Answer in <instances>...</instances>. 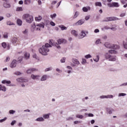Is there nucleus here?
<instances>
[{"label":"nucleus","instance_id":"17","mask_svg":"<svg viewBox=\"0 0 127 127\" xmlns=\"http://www.w3.org/2000/svg\"><path fill=\"white\" fill-rule=\"evenodd\" d=\"M31 77L32 78V79H33V80H36L38 79V78H39V75H35L34 74H31Z\"/></svg>","mask_w":127,"mask_h":127},{"label":"nucleus","instance_id":"39","mask_svg":"<svg viewBox=\"0 0 127 127\" xmlns=\"http://www.w3.org/2000/svg\"><path fill=\"white\" fill-rule=\"evenodd\" d=\"M33 58H35L36 60H39V58L37 57L36 54L33 55Z\"/></svg>","mask_w":127,"mask_h":127},{"label":"nucleus","instance_id":"53","mask_svg":"<svg viewBox=\"0 0 127 127\" xmlns=\"http://www.w3.org/2000/svg\"><path fill=\"white\" fill-rule=\"evenodd\" d=\"M36 25H35V23H34L32 24V28H33V29H34V28H36Z\"/></svg>","mask_w":127,"mask_h":127},{"label":"nucleus","instance_id":"29","mask_svg":"<svg viewBox=\"0 0 127 127\" xmlns=\"http://www.w3.org/2000/svg\"><path fill=\"white\" fill-rule=\"evenodd\" d=\"M42 19V17L41 16H38V17H35V20H37V21H40Z\"/></svg>","mask_w":127,"mask_h":127},{"label":"nucleus","instance_id":"38","mask_svg":"<svg viewBox=\"0 0 127 127\" xmlns=\"http://www.w3.org/2000/svg\"><path fill=\"white\" fill-rule=\"evenodd\" d=\"M47 78V76L46 75H43L41 78V81H45Z\"/></svg>","mask_w":127,"mask_h":127},{"label":"nucleus","instance_id":"26","mask_svg":"<svg viewBox=\"0 0 127 127\" xmlns=\"http://www.w3.org/2000/svg\"><path fill=\"white\" fill-rule=\"evenodd\" d=\"M0 91H3V92H5V91H6V88L4 86L0 85Z\"/></svg>","mask_w":127,"mask_h":127},{"label":"nucleus","instance_id":"60","mask_svg":"<svg viewBox=\"0 0 127 127\" xmlns=\"http://www.w3.org/2000/svg\"><path fill=\"white\" fill-rule=\"evenodd\" d=\"M95 33H98V32H100V30L98 29H96L94 30Z\"/></svg>","mask_w":127,"mask_h":127},{"label":"nucleus","instance_id":"24","mask_svg":"<svg viewBox=\"0 0 127 127\" xmlns=\"http://www.w3.org/2000/svg\"><path fill=\"white\" fill-rule=\"evenodd\" d=\"M50 115H51L50 113L48 114H44L43 117L44 119H49Z\"/></svg>","mask_w":127,"mask_h":127},{"label":"nucleus","instance_id":"14","mask_svg":"<svg viewBox=\"0 0 127 127\" xmlns=\"http://www.w3.org/2000/svg\"><path fill=\"white\" fill-rule=\"evenodd\" d=\"M71 33L72 35H74L75 37H78V32L75 30H73L71 31Z\"/></svg>","mask_w":127,"mask_h":127},{"label":"nucleus","instance_id":"50","mask_svg":"<svg viewBox=\"0 0 127 127\" xmlns=\"http://www.w3.org/2000/svg\"><path fill=\"white\" fill-rule=\"evenodd\" d=\"M107 38H108V36L106 35H104L102 37V39H104V40H106Z\"/></svg>","mask_w":127,"mask_h":127},{"label":"nucleus","instance_id":"27","mask_svg":"<svg viewBox=\"0 0 127 127\" xmlns=\"http://www.w3.org/2000/svg\"><path fill=\"white\" fill-rule=\"evenodd\" d=\"M23 34H24V35H27L28 34V29H25L24 31H22Z\"/></svg>","mask_w":127,"mask_h":127},{"label":"nucleus","instance_id":"44","mask_svg":"<svg viewBox=\"0 0 127 127\" xmlns=\"http://www.w3.org/2000/svg\"><path fill=\"white\" fill-rule=\"evenodd\" d=\"M65 60H66V58H65V57L63 58V59H62L61 60V63H64Z\"/></svg>","mask_w":127,"mask_h":127},{"label":"nucleus","instance_id":"22","mask_svg":"<svg viewBox=\"0 0 127 127\" xmlns=\"http://www.w3.org/2000/svg\"><path fill=\"white\" fill-rule=\"evenodd\" d=\"M24 58H25V59L26 60L29 59V53L27 52L25 53Z\"/></svg>","mask_w":127,"mask_h":127},{"label":"nucleus","instance_id":"11","mask_svg":"<svg viewBox=\"0 0 127 127\" xmlns=\"http://www.w3.org/2000/svg\"><path fill=\"white\" fill-rule=\"evenodd\" d=\"M11 42H12L13 45H16V43L17 42V38L12 37L11 40Z\"/></svg>","mask_w":127,"mask_h":127},{"label":"nucleus","instance_id":"12","mask_svg":"<svg viewBox=\"0 0 127 127\" xmlns=\"http://www.w3.org/2000/svg\"><path fill=\"white\" fill-rule=\"evenodd\" d=\"M84 23V21L83 20H79L76 23L74 24V25H82Z\"/></svg>","mask_w":127,"mask_h":127},{"label":"nucleus","instance_id":"58","mask_svg":"<svg viewBox=\"0 0 127 127\" xmlns=\"http://www.w3.org/2000/svg\"><path fill=\"white\" fill-rule=\"evenodd\" d=\"M110 29H111V30H113V31H116V30H117V28L112 27V28H110Z\"/></svg>","mask_w":127,"mask_h":127},{"label":"nucleus","instance_id":"37","mask_svg":"<svg viewBox=\"0 0 127 127\" xmlns=\"http://www.w3.org/2000/svg\"><path fill=\"white\" fill-rule=\"evenodd\" d=\"M6 24H7V25H14V23H13L10 22V21H7Z\"/></svg>","mask_w":127,"mask_h":127},{"label":"nucleus","instance_id":"23","mask_svg":"<svg viewBox=\"0 0 127 127\" xmlns=\"http://www.w3.org/2000/svg\"><path fill=\"white\" fill-rule=\"evenodd\" d=\"M17 23L18 25H19L20 26L22 25V21L20 19H18L17 20Z\"/></svg>","mask_w":127,"mask_h":127},{"label":"nucleus","instance_id":"63","mask_svg":"<svg viewBox=\"0 0 127 127\" xmlns=\"http://www.w3.org/2000/svg\"><path fill=\"white\" fill-rule=\"evenodd\" d=\"M88 117H94V114L92 113H89L88 114Z\"/></svg>","mask_w":127,"mask_h":127},{"label":"nucleus","instance_id":"7","mask_svg":"<svg viewBox=\"0 0 127 127\" xmlns=\"http://www.w3.org/2000/svg\"><path fill=\"white\" fill-rule=\"evenodd\" d=\"M108 6L109 7H119L120 6V5L118 2H113L112 3H108Z\"/></svg>","mask_w":127,"mask_h":127},{"label":"nucleus","instance_id":"54","mask_svg":"<svg viewBox=\"0 0 127 127\" xmlns=\"http://www.w3.org/2000/svg\"><path fill=\"white\" fill-rule=\"evenodd\" d=\"M6 117H5L4 119L0 120V123H3V122L6 121Z\"/></svg>","mask_w":127,"mask_h":127},{"label":"nucleus","instance_id":"16","mask_svg":"<svg viewBox=\"0 0 127 127\" xmlns=\"http://www.w3.org/2000/svg\"><path fill=\"white\" fill-rule=\"evenodd\" d=\"M66 40H64V39L58 40V44H62V43H66Z\"/></svg>","mask_w":127,"mask_h":127},{"label":"nucleus","instance_id":"34","mask_svg":"<svg viewBox=\"0 0 127 127\" xmlns=\"http://www.w3.org/2000/svg\"><path fill=\"white\" fill-rule=\"evenodd\" d=\"M95 4L96 6H102V3L101 2H96Z\"/></svg>","mask_w":127,"mask_h":127},{"label":"nucleus","instance_id":"62","mask_svg":"<svg viewBox=\"0 0 127 127\" xmlns=\"http://www.w3.org/2000/svg\"><path fill=\"white\" fill-rule=\"evenodd\" d=\"M50 24H51V25H52V26H55V23L54 22H53V21L50 22Z\"/></svg>","mask_w":127,"mask_h":127},{"label":"nucleus","instance_id":"64","mask_svg":"<svg viewBox=\"0 0 127 127\" xmlns=\"http://www.w3.org/2000/svg\"><path fill=\"white\" fill-rule=\"evenodd\" d=\"M6 16L7 17H10V14H9V13H7V14H6Z\"/></svg>","mask_w":127,"mask_h":127},{"label":"nucleus","instance_id":"2","mask_svg":"<svg viewBox=\"0 0 127 127\" xmlns=\"http://www.w3.org/2000/svg\"><path fill=\"white\" fill-rule=\"evenodd\" d=\"M22 18L28 23H31L33 21V17L29 14H24L22 16Z\"/></svg>","mask_w":127,"mask_h":127},{"label":"nucleus","instance_id":"35","mask_svg":"<svg viewBox=\"0 0 127 127\" xmlns=\"http://www.w3.org/2000/svg\"><path fill=\"white\" fill-rule=\"evenodd\" d=\"M59 27H60V28H61L62 30H66L67 29V27L62 25V26H59Z\"/></svg>","mask_w":127,"mask_h":127},{"label":"nucleus","instance_id":"46","mask_svg":"<svg viewBox=\"0 0 127 127\" xmlns=\"http://www.w3.org/2000/svg\"><path fill=\"white\" fill-rule=\"evenodd\" d=\"M14 74L15 75H21V72H20L19 71H16V72H14Z\"/></svg>","mask_w":127,"mask_h":127},{"label":"nucleus","instance_id":"41","mask_svg":"<svg viewBox=\"0 0 127 127\" xmlns=\"http://www.w3.org/2000/svg\"><path fill=\"white\" fill-rule=\"evenodd\" d=\"M100 59V57L99 56H96V59H94V61L95 62H98L99 61Z\"/></svg>","mask_w":127,"mask_h":127},{"label":"nucleus","instance_id":"33","mask_svg":"<svg viewBox=\"0 0 127 127\" xmlns=\"http://www.w3.org/2000/svg\"><path fill=\"white\" fill-rule=\"evenodd\" d=\"M116 61V58L114 56H112L109 59V61Z\"/></svg>","mask_w":127,"mask_h":127},{"label":"nucleus","instance_id":"52","mask_svg":"<svg viewBox=\"0 0 127 127\" xmlns=\"http://www.w3.org/2000/svg\"><path fill=\"white\" fill-rule=\"evenodd\" d=\"M95 43L96 44H99L100 43H101V40L100 39L97 40Z\"/></svg>","mask_w":127,"mask_h":127},{"label":"nucleus","instance_id":"32","mask_svg":"<svg viewBox=\"0 0 127 127\" xmlns=\"http://www.w3.org/2000/svg\"><path fill=\"white\" fill-rule=\"evenodd\" d=\"M2 47L3 48H6V47L7 46V45L6 44V43L5 42H3L1 43Z\"/></svg>","mask_w":127,"mask_h":127},{"label":"nucleus","instance_id":"28","mask_svg":"<svg viewBox=\"0 0 127 127\" xmlns=\"http://www.w3.org/2000/svg\"><path fill=\"white\" fill-rule=\"evenodd\" d=\"M31 2V1L30 0H25L24 1V4H29Z\"/></svg>","mask_w":127,"mask_h":127},{"label":"nucleus","instance_id":"8","mask_svg":"<svg viewBox=\"0 0 127 127\" xmlns=\"http://www.w3.org/2000/svg\"><path fill=\"white\" fill-rule=\"evenodd\" d=\"M45 25V24L44 23H40L39 24H36V26L37 27L36 28V30H40V28H44V26Z\"/></svg>","mask_w":127,"mask_h":127},{"label":"nucleus","instance_id":"49","mask_svg":"<svg viewBox=\"0 0 127 127\" xmlns=\"http://www.w3.org/2000/svg\"><path fill=\"white\" fill-rule=\"evenodd\" d=\"M107 111L109 113V114L110 115H111L112 114V110L110 109L107 108Z\"/></svg>","mask_w":127,"mask_h":127},{"label":"nucleus","instance_id":"13","mask_svg":"<svg viewBox=\"0 0 127 127\" xmlns=\"http://www.w3.org/2000/svg\"><path fill=\"white\" fill-rule=\"evenodd\" d=\"M3 5L6 8H8L11 6L10 4H9V3L8 2H4L3 4Z\"/></svg>","mask_w":127,"mask_h":127},{"label":"nucleus","instance_id":"47","mask_svg":"<svg viewBox=\"0 0 127 127\" xmlns=\"http://www.w3.org/2000/svg\"><path fill=\"white\" fill-rule=\"evenodd\" d=\"M85 63H87V62H86V59H82V64H83V65H84Z\"/></svg>","mask_w":127,"mask_h":127},{"label":"nucleus","instance_id":"30","mask_svg":"<svg viewBox=\"0 0 127 127\" xmlns=\"http://www.w3.org/2000/svg\"><path fill=\"white\" fill-rule=\"evenodd\" d=\"M3 38H5V39H7L8 38V33H5L3 35Z\"/></svg>","mask_w":127,"mask_h":127},{"label":"nucleus","instance_id":"36","mask_svg":"<svg viewBox=\"0 0 127 127\" xmlns=\"http://www.w3.org/2000/svg\"><path fill=\"white\" fill-rule=\"evenodd\" d=\"M23 9H22V7H18L16 8V11H22Z\"/></svg>","mask_w":127,"mask_h":127},{"label":"nucleus","instance_id":"55","mask_svg":"<svg viewBox=\"0 0 127 127\" xmlns=\"http://www.w3.org/2000/svg\"><path fill=\"white\" fill-rule=\"evenodd\" d=\"M123 45L124 46V48H127V44L125 43V41H123Z\"/></svg>","mask_w":127,"mask_h":127},{"label":"nucleus","instance_id":"57","mask_svg":"<svg viewBox=\"0 0 127 127\" xmlns=\"http://www.w3.org/2000/svg\"><path fill=\"white\" fill-rule=\"evenodd\" d=\"M16 123V121L14 120L11 123V126H14V124Z\"/></svg>","mask_w":127,"mask_h":127},{"label":"nucleus","instance_id":"25","mask_svg":"<svg viewBox=\"0 0 127 127\" xmlns=\"http://www.w3.org/2000/svg\"><path fill=\"white\" fill-rule=\"evenodd\" d=\"M108 52L110 54H117V51L115 50H109Z\"/></svg>","mask_w":127,"mask_h":127},{"label":"nucleus","instance_id":"3","mask_svg":"<svg viewBox=\"0 0 127 127\" xmlns=\"http://www.w3.org/2000/svg\"><path fill=\"white\" fill-rule=\"evenodd\" d=\"M22 59H23V58L20 57L18 58L17 61H16V60H13L10 64V67L11 68H15V67H16V64H17V63H21Z\"/></svg>","mask_w":127,"mask_h":127},{"label":"nucleus","instance_id":"21","mask_svg":"<svg viewBox=\"0 0 127 127\" xmlns=\"http://www.w3.org/2000/svg\"><path fill=\"white\" fill-rule=\"evenodd\" d=\"M36 70L35 68H31L29 69H28L27 70V74H31V72H33L34 71H35Z\"/></svg>","mask_w":127,"mask_h":127},{"label":"nucleus","instance_id":"20","mask_svg":"<svg viewBox=\"0 0 127 127\" xmlns=\"http://www.w3.org/2000/svg\"><path fill=\"white\" fill-rule=\"evenodd\" d=\"M105 57L106 59H109L110 57H112V56L110 55V53H106L105 55Z\"/></svg>","mask_w":127,"mask_h":127},{"label":"nucleus","instance_id":"15","mask_svg":"<svg viewBox=\"0 0 127 127\" xmlns=\"http://www.w3.org/2000/svg\"><path fill=\"white\" fill-rule=\"evenodd\" d=\"M91 10V7H90V6H87V7H83L82 8V10L84 12H87V11H88V10Z\"/></svg>","mask_w":127,"mask_h":127},{"label":"nucleus","instance_id":"9","mask_svg":"<svg viewBox=\"0 0 127 127\" xmlns=\"http://www.w3.org/2000/svg\"><path fill=\"white\" fill-rule=\"evenodd\" d=\"M16 81L17 82H19V83H26L27 82H28V79H25L22 78V77H20L19 78H17L16 79Z\"/></svg>","mask_w":127,"mask_h":127},{"label":"nucleus","instance_id":"48","mask_svg":"<svg viewBox=\"0 0 127 127\" xmlns=\"http://www.w3.org/2000/svg\"><path fill=\"white\" fill-rule=\"evenodd\" d=\"M121 96H123V97H124V96H127V94H126V93H120L119 94V97H121Z\"/></svg>","mask_w":127,"mask_h":127},{"label":"nucleus","instance_id":"6","mask_svg":"<svg viewBox=\"0 0 127 127\" xmlns=\"http://www.w3.org/2000/svg\"><path fill=\"white\" fill-rule=\"evenodd\" d=\"M115 20H119L118 18L116 17H106L103 20V22H108L109 21H113Z\"/></svg>","mask_w":127,"mask_h":127},{"label":"nucleus","instance_id":"1","mask_svg":"<svg viewBox=\"0 0 127 127\" xmlns=\"http://www.w3.org/2000/svg\"><path fill=\"white\" fill-rule=\"evenodd\" d=\"M55 46L57 48H60V45L57 44V43H53V40H50L49 43H46L45 45H43V48H50L52 46Z\"/></svg>","mask_w":127,"mask_h":127},{"label":"nucleus","instance_id":"18","mask_svg":"<svg viewBox=\"0 0 127 127\" xmlns=\"http://www.w3.org/2000/svg\"><path fill=\"white\" fill-rule=\"evenodd\" d=\"M72 62L74 64H76V65H79L80 64V62L78 61V60L76 59H72Z\"/></svg>","mask_w":127,"mask_h":127},{"label":"nucleus","instance_id":"31","mask_svg":"<svg viewBox=\"0 0 127 127\" xmlns=\"http://www.w3.org/2000/svg\"><path fill=\"white\" fill-rule=\"evenodd\" d=\"M36 121L37 122H44V119H43V118L42 117H41L37 119Z\"/></svg>","mask_w":127,"mask_h":127},{"label":"nucleus","instance_id":"4","mask_svg":"<svg viewBox=\"0 0 127 127\" xmlns=\"http://www.w3.org/2000/svg\"><path fill=\"white\" fill-rule=\"evenodd\" d=\"M104 46L106 48H119L120 47L118 45L111 44L109 42H105Z\"/></svg>","mask_w":127,"mask_h":127},{"label":"nucleus","instance_id":"42","mask_svg":"<svg viewBox=\"0 0 127 127\" xmlns=\"http://www.w3.org/2000/svg\"><path fill=\"white\" fill-rule=\"evenodd\" d=\"M50 16L53 19V18H55L56 16H57V15L56 14V13H54L53 15H51Z\"/></svg>","mask_w":127,"mask_h":127},{"label":"nucleus","instance_id":"59","mask_svg":"<svg viewBox=\"0 0 127 127\" xmlns=\"http://www.w3.org/2000/svg\"><path fill=\"white\" fill-rule=\"evenodd\" d=\"M126 15V13H122L120 14L121 17H124Z\"/></svg>","mask_w":127,"mask_h":127},{"label":"nucleus","instance_id":"19","mask_svg":"<svg viewBox=\"0 0 127 127\" xmlns=\"http://www.w3.org/2000/svg\"><path fill=\"white\" fill-rule=\"evenodd\" d=\"M80 14V13L78 11H76L72 17L73 19H75V18H77L78 17V16Z\"/></svg>","mask_w":127,"mask_h":127},{"label":"nucleus","instance_id":"10","mask_svg":"<svg viewBox=\"0 0 127 127\" xmlns=\"http://www.w3.org/2000/svg\"><path fill=\"white\" fill-rule=\"evenodd\" d=\"M86 33L84 31H82L81 33L78 35V39H82V38H84L85 36H86Z\"/></svg>","mask_w":127,"mask_h":127},{"label":"nucleus","instance_id":"43","mask_svg":"<svg viewBox=\"0 0 127 127\" xmlns=\"http://www.w3.org/2000/svg\"><path fill=\"white\" fill-rule=\"evenodd\" d=\"M51 70H52V67H48V68L45 69V72H47L48 71H51Z\"/></svg>","mask_w":127,"mask_h":127},{"label":"nucleus","instance_id":"56","mask_svg":"<svg viewBox=\"0 0 127 127\" xmlns=\"http://www.w3.org/2000/svg\"><path fill=\"white\" fill-rule=\"evenodd\" d=\"M85 20H89L90 19V15H87L85 17Z\"/></svg>","mask_w":127,"mask_h":127},{"label":"nucleus","instance_id":"5","mask_svg":"<svg viewBox=\"0 0 127 127\" xmlns=\"http://www.w3.org/2000/svg\"><path fill=\"white\" fill-rule=\"evenodd\" d=\"M39 51L42 55H47V52H49V49L40 48Z\"/></svg>","mask_w":127,"mask_h":127},{"label":"nucleus","instance_id":"45","mask_svg":"<svg viewBox=\"0 0 127 127\" xmlns=\"http://www.w3.org/2000/svg\"><path fill=\"white\" fill-rule=\"evenodd\" d=\"M85 58L86 59H88L89 58H92V56H91L90 55H87L85 56Z\"/></svg>","mask_w":127,"mask_h":127},{"label":"nucleus","instance_id":"40","mask_svg":"<svg viewBox=\"0 0 127 127\" xmlns=\"http://www.w3.org/2000/svg\"><path fill=\"white\" fill-rule=\"evenodd\" d=\"M76 118H78V119H83L84 116H83V115H76Z\"/></svg>","mask_w":127,"mask_h":127},{"label":"nucleus","instance_id":"61","mask_svg":"<svg viewBox=\"0 0 127 127\" xmlns=\"http://www.w3.org/2000/svg\"><path fill=\"white\" fill-rule=\"evenodd\" d=\"M100 99H105V98H108L107 96H101L100 97Z\"/></svg>","mask_w":127,"mask_h":127},{"label":"nucleus","instance_id":"51","mask_svg":"<svg viewBox=\"0 0 127 127\" xmlns=\"http://www.w3.org/2000/svg\"><path fill=\"white\" fill-rule=\"evenodd\" d=\"M9 113L10 114L13 115V114H14V113H15V111H14V110H10Z\"/></svg>","mask_w":127,"mask_h":127}]
</instances>
